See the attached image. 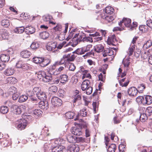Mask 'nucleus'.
I'll list each match as a JSON object with an SVG mask.
<instances>
[{
    "label": "nucleus",
    "instance_id": "6e6552de",
    "mask_svg": "<svg viewBox=\"0 0 152 152\" xmlns=\"http://www.w3.org/2000/svg\"><path fill=\"white\" fill-rule=\"evenodd\" d=\"M67 148L71 152H78L79 151V147L75 145H70L68 146Z\"/></svg>",
    "mask_w": 152,
    "mask_h": 152
},
{
    "label": "nucleus",
    "instance_id": "f8f14e48",
    "mask_svg": "<svg viewBox=\"0 0 152 152\" xmlns=\"http://www.w3.org/2000/svg\"><path fill=\"white\" fill-rule=\"evenodd\" d=\"M138 90L134 87H132L129 88L128 91L129 95L134 96L137 95Z\"/></svg>",
    "mask_w": 152,
    "mask_h": 152
},
{
    "label": "nucleus",
    "instance_id": "13d9d810",
    "mask_svg": "<svg viewBox=\"0 0 152 152\" xmlns=\"http://www.w3.org/2000/svg\"><path fill=\"white\" fill-rule=\"evenodd\" d=\"M125 146L123 144H120L118 146V149L120 152H123L125 150Z\"/></svg>",
    "mask_w": 152,
    "mask_h": 152
},
{
    "label": "nucleus",
    "instance_id": "a211bd4d",
    "mask_svg": "<svg viewBox=\"0 0 152 152\" xmlns=\"http://www.w3.org/2000/svg\"><path fill=\"white\" fill-rule=\"evenodd\" d=\"M31 54V53L27 50H23L20 53L21 56L22 57L25 58L29 57Z\"/></svg>",
    "mask_w": 152,
    "mask_h": 152
},
{
    "label": "nucleus",
    "instance_id": "bb28decb",
    "mask_svg": "<svg viewBox=\"0 0 152 152\" xmlns=\"http://www.w3.org/2000/svg\"><path fill=\"white\" fill-rule=\"evenodd\" d=\"M37 96L41 100H45L47 97L45 93L40 91Z\"/></svg>",
    "mask_w": 152,
    "mask_h": 152
},
{
    "label": "nucleus",
    "instance_id": "f03ea898",
    "mask_svg": "<svg viewBox=\"0 0 152 152\" xmlns=\"http://www.w3.org/2000/svg\"><path fill=\"white\" fill-rule=\"evenodd\" d=\"M7 52L9 53V54L8 55L3 54H2L0 56V58L1 61L3 62H7L10 60V54H12L13 52L12 51H11L10 50H7Z\"/></svg>",
    "mask_w": 152,
    "mask_h": 152
},
{
    "label": "nucleus",
    "instance_id": "4d7b16f0",
    "mask_svg": "<svg viewBox=\"0 0 152 152\" xmlns=\"http://www.w3.org/2000/svg\"><path fill=\"white\" fill-rule=\"evenodd\" d=\"M65 61H66V59H65V58L63 57L60 60L56 62V64L57 65H59L63 64L65 63Z\"/></svg>",
    "mask_w": 152,
    "mask_h": 152
},
{
    "label": "nucleus",
    "instance_id": "423d86ee",
    "mask_svg": "<svg viewBox=\"0 0 152 152\" xmlns=\"http://www.w3.org/2000/svg\"><path fill=\"white\" fill-rule=\"evenodd\" d=\"M54 74V73H52L50 74H46L44 77L43 79H42V82L45 83L51 82L53 79L52 74Z\"/></svg>",
    "mask_w": 152,
    "mask_h": 152
},
{
    "label": "nucleus",
    "instance_id": "9d476101",
    "mask_svg": "<svg viewBox=\"0 0 152 152\" xmlns=\"http://www.w3.org/2000/svg\"><path fill=\"white\" fill-rule=\"evenodd\" d=\"M113 54V51L112 48H105L104 51L103 56L104 57H106L108 56H110Z\"/></svg>",
    "mask_w": 152,
    "mask_h": 152
},
{
    "label": "nucleus",
    "instance_id": "1a4fd4ad",
    "mask_svg": "<svg viewBox=\"0 0 152 152\" xmlns=\"http://www.w3.org/2000/svg\"><path fill=\"white\" fill-rule=\"evenodd\" d=\"M107 41V43L109 45H115V42H117L115 35H113L109 37L108 38Z\"/></svg>",
    "mask_w": 152,
    "mask_h": 152
},
{
    "label": "nucleus",
    "instance_id": "338daca9",
    "mask_svg": "<svg viewBox=\"0 0 152 152\" xmlns=\"http://www.w3.org/2000/svg\"><path fill=\"white\" fill-rule=\"evenodd\" d=\"M146 24L150 28H152V20L149 19L147 20L146 22Z\"/></svg>",
    "mask_w": 152,
    "mask_h": 152
},
{
    "label": "nucleus",
    "instance_id": "393cba45",
    "mask_svg": "<svg viewBox=\"0 0 152 152\" xmlns=\"http://www.w3.org/2000/svg\"><path fill=\"white\" fill-rule=\"evenodd\" d=\"M68 76L66 75H62L60 77V81L62 83H64L67 81Z\"/></svg>",
    "mask_w": 152,
    "mask_h": 152
},
{
    "label": "nucleus",
    "instance_id": "69168bd1",
    "mask_svg": "<svg viewBox=\"0 0 152 152\" xmlns=\"http://www.w3.org/2000/svg\"><path fill=\"white\" fill-rule=\"evenodd\" d=\"M9 91L10 92H11V93H10L11 94H13L17 92V89L14 86H12L10 87V88L9 89Z\"/></svg>",
    "mask_w": 152,
    "mask_h": 152
},
{
    "label": "nucleus",
    "instance_id": "20e7f679",
    "mask_svg": "<svg viewBox=\"0 0 152 152\" xmlns=\"http://www.w3.org/2000/svg\"><path fill=\"white\" fill-rule=\"evenodd\" d=\"M80 122H81L80 124H77V125H78V127L79 128H80L82 130V129H84L85 130L86 129H88L89 128V126L88 123L82 119H80Z\"/></svg>",
    "mask_w": 152,
    "mask_h": 152
},
{
    "label": "nucleus",
    "instance_id": "c756f323",
    "mask_svg": "<svg viewBox=\"0 0 152 152\" xmlns=\"http://www.w3.org/2000/svg\"><path fill=\"white\" fill-rule=\"evenodd\" d=\"M105 12L107 14H112L114 12L113 8L110 6H107L105 8Z\"/></svg>",
    "mask_w": 152,
    "mask_h": 152
},
{
    "label": "nucleus",
    "instance_id": "412c9836",
    "mask_svg": "<svg viewBox=\"0 0 152 152\" xmlns=\"http://www.w3.org/2000/svg\"><path fill=\"white\" fill-rule=\"evenodd\" d=\"M49 36V33L46 31L42 32L39 34V37L43 39H45L48 38Z\"/></svg>",
    "mask_w": 152,
    "mask_h": 152
},
{
    "label": "nucleus",
    "instance_id": "bf43d9fd",
    "mask_svg": "<svg viewBox=\"0 0 152 152\" xmlns=\"http://www.w3.org/2000/svg\"><path fill=\"white\" fill-rule=\"evenodd\" d=\"M105 20L108 22H111L113 21L114 18L112 16H107L105 18Z\"/></svg>",
    "mask_w": 152,
    "mask_h": 152
},
{
    "label": "nucleus",
    "instance_id": "f704fd0d",
    "mask_svg": "<svg viewBox=\"0 0 152 152\" xmlns=\"http://www.w3.org/2000/svg\"><path fill=\"white\" fill-rule=\"evenodd\" d=\"M1 24L2 26L6 28L8 27L10 25L9 20L7 19L3 20L1 22Z\"/></svg>",
    "mask_w": 152,
    "mask_h": 152
},
{
    "label": "nucleus",
    "instance_id": "864d4df0",
    "mask_svg": "<svg viewBox=\"0 0 152 152\" xmlns=\"http://www.w3.org/2000/svg\"><path fill=\"white\" fill-rule=\"evenodd\" d=\"M140 119L142 122H145L148 119V116L147 115H140Z\"/></svg>",
    "mask_w": 152,
    "mask_h": 152
},
{
    "label": "nucleus",
    "instance_id": "39448f33",
    "mask_svg": "<svg viewBox=\"0 0 152 152\" xmlns=\"http://www.w3.org/2000/svg\"><path fill=\"white\" fill-rule=\"evenodd\" d=\"M72 132L73 134L77 136L82 135L83 133L81 129L79 128L78 125L72 128Z\"/></svg>",
    "mask_w": 152,
    "mask_h": 152
},
{
    "label": "nucleus",
    "instance_id": "774afa93",
    "mask_svg": "<svg viewBox=\"0 0 152 152\" xmlns=\"http://www.w3.org/2000/svg\"><path fill=\"white\" fill-rule=\"evenodd\" d=\"M59 152H67V151L64 146L60 145V148Z\"/></svg>",
    "mask_w": 152,
    "mask_h": 152
},
{
    "label": "nucleus",
    "instance_id": "a19ab883",
    "mask_svg": "<svg viewBox=\"0 0 152 152\" xmlns=\"http://www.w3.org/2000/svg\"><path fill=\"white\" fill-rule=\"evenodd\" d=\"M114 122L115 124L119 123L122 120V118L118 115H116L113 118Z\"/></svg>",
    "mask_w": 152,
    "mask_h": 152
},
{
    "label": "nucleus",
    "instance_id": "e2e57ef3",
    "mask_svg": "<svg viewBox=\"0 0 152 152\" xmlns=\"http://www.w3.org/2000/svg\"><path fill=\"white\" fill-rule=\"evenodd\" d=\"M43 110L36 109L33 111V114H42L43 113Z\"/></svg>",
    "mask_w": 152,
    "mask_h": 152
},
{
    "label": "nucleus",
    "instance_id": "c03bdc74",
    "mask_svg": "<svg viewBox=\"0 0 152 152\" xmlns=\"http://www.w3.org/2000/svg\"><path fill=\"white\" fill-rule=\"evenodd\" d=\"M27 96L25 95H23L20 96L18 101L20 102H23L25 101L28 99Z\"/></svg>",
    "mask_w": 152,
    "mask_h": 152
},
{
    "label": "nucleus",
    "instance_id": "f257e3e1",
    "mask_svg": "<svg viewBox=\"0 0 152 152\" xmlns=\"http://www.w3.org/2000/svg\"><path fill=\"white\" fill-rule=\"evenodd\" d=\"M22 117L24 118L20 119L17 126L18 129L20 130L25 129L28 121H31V116L30 115H22Z\"/></svg>",
    "mask_w": 152,
    "mask_h": 152
},
{
    "label": "nucleus",
    "instance_id": "ea45409f",
    "mask_svg": "<svg viewBox=\"0 0 152 152\" xmlns=\"http://www.w3.org/2000/svg\"><path fill=\"white\" fill-rule=\"evenodd\" d=\"M8 108L5 106H3L0 108V112L2 114H6L8 112Z\"/></svg>",
    "mask_w": 152,
    "mask_h": 152
},
{
    "label": "nucleus",
    "instance_id": "a18cd8bd",
    "mask_svg": "<svg viewBox=\"0 0 152 152\" xmlns=\"http://www.w3.org/2000/svg\"><path fill=\"white\" fill-rule=\"evenodd\" d=\"M82 41L84 42H93V38L90 37H86L84 36L82 39Z\"/></svg>",
    "mask_w": 152,
    "mask_h": 152
},
{
    "label": "nucleus",
    "instance_id": "e433bc0d",
    "mask_svg": "<svg viewBox=\"0 0 152 152\" xmlns=\"http://www.w3.org/2000/svg\"><path fill=\"white\" fill-rule=\"evenodd\" d=\"M83 36H85V35H80L79 36L77 37V38L76 39V40L77 41V42H75L73 43V44L72 45V46L73 47H75L78 44L79 42L81 41H82V39L83 38Z\"/></svg>",
    "mask_w": 152,
    "mask_h": 152
},
{
    "label": "nucleus",
    "instance_id": "7c9ffc66",
    "mask_svg": "<svg viewBox=\"0 0 152 152\" xmlns=\"http://www.w3.org/2000/svg\"><path fill=\"white\" fill-rule=\"evenodd\" d=\"M40 107H41L42 108L47 109L48 107V104L47 101H41L39 104Z\"/></svg>",
    "mask_w": 152,
    "mask_h": 152
},
{
    "label": "nucleus",
    "instance_id": "37998d69",
    "mask_svg": "<svg viewBox=\"0 0 152 152\" xmlns=\"http://www.w3.org/2000/svg\"><path fill=\"white\" fill-rule=\"evenodd\" d=\"M8 82L10 83H17V80L16 79L13 77H8L7 79Z\"/></svg>",
    "mask_w": 152,
    "mask_h": 152
},
{
    "label": "nucleus",
    "instance_id": "dca6fc26",
    "mask_svg": "<svg viewBox=\"0 0 152 152\" xmlns=\"http://www.w3.org/2000/svg\"><path fill=\"white\" fill-rule=\"evenodd\" d=\"M35 31V29L31 26L26 27L25 30V32L27 34H32Z\"/></svg>",
    "mask_w": 152,
    "mask_h": 152
},
{
    "label": "nucleus",
    "instance_id": "680f3d73",
    "mask_svg": "<svg viewBox=\"0 0 152 152\" xmlns=\"http://www.w3.org/2000/svg\"><path fill=\"white\" fill-rule=\"evenodd\" d=\"M60 148V145L54 146L52 149V152H59Z\"/></svg>",
    "mask_w": 152,
    "mask_h": 152
},
{
    "label": "nucleus",
    "instance_id": "4c0bfd02",
    "mask_svg": "<svg viewBox=\"0 0 152 152\" xmlns=\"http://www.w3.org/2000/svg\"><path fill=\"white\" fill-rule=\"evenodd\" d=\"M50 62L49 59H42V61L41 62L40 65L42 67H45L48 65Z\"/></svg>",
    "mask_w": 152,
    "mask_h": 152
},
{
    "label": "nucleus",
    "instance_id": "de8ad7c7",
    "mask_svg": "<svg viewBox=\"0 0 152 152\" xmlns=\"http://www.w3.org/2000/svg\"><path fill=\"white\" fill-rule=\"evenodd\" d=\"M40 91V89L39 88L36 87L33 88L32 92L33 94L37 96Z\"/></svg>",
    "mask_w": 152,
    "mask_h": 152
},
{
    "label": "nucleus",
    "instance_id": "0e129e2a",
    "mask_svg": "<svg viewBox=\"0 0 152 152\" xmlns=\"http://www.w3.org/2000/svg\"><path fill=\"white\" fill-rule=\"evenodd\" d=\"M14 114H20L21 113V111L20 108L19 107H17V108L16 107L14 110H13Z\"/></svg>",
    "mask_w": 152,
    "mask_h": 152
},
{
    "label": "nucleus",
    "instance_id": "58836bf2",
    "mask_svg": "<svg viewBox=\"0 0 152 152\" xmlns=\"http://www.w3.org/2000/svg\"><path fill=\"white\" fill-rule=\"evenodd\" d=\"M39 46V42H33L30 46L31 48L33 50L37 49Z\"/></svg>",
    "mask_w": 152,
    "mask_h": 152
},
{
    "label": "nucleus",
    "instance_id": "603ef678",
    "mask_svg": "<svg viewBox=\"0 0 152 152\" xmlns=\"http://www.w3.org/2000/svg\"><path fill=\"white\" fill-rule=\"evenodd\" d=\"M57 90V87L55 86H52L49 88V91L51 92H56Z\"/></svg>",
    "mask_w": 152,
    "mask_h": 152
},
{
    "label": "nucleus",
    "instance_id": "49530a36",
    "mask_svg": "<svg viewBox=\"0 0 152 152\" xmlns=\"http://www.w3.org/2000/svg\"><path fill=\"white\" fill-rule=\"evenodd\" d=\"M144 99V96H140L136 99V102L139 104H143V102Z\"/></svg>",
    "mask_w": 152,
    "mask_h": 152
},
{
    "label": "nucleus",
    "instance_id": "aec40b11",
    "mask_svg": "<svg viewBox=\"0 0 152 152\" xmlns=\"http://www.w3.org/2000/svg\"><path fill=\"white\" fill-rule=\"evenodd\" d=\"M46 73L44 71H40L38 72H36L35 74L37 75V78L39 80H42L43 79L44 76L46 74Z\"/></svg>",
    "mask_w": 152,
    "mask_h": 152
},
{
    "label": "nucleus",
    "instance_id": "6e6d98bb",
    "mask_svg": "<svg viewBox=\"0 0 152 152\" xmlns=\"http://www.w3.org/2000/svg\"><path fill=\"white\" fill-rule=\"evenodd\" d=\"M145 86L144 84H141L139 85L138 86V89L139 92L142 93L144 90L145 88Z\"/></svg>",
    "mask_w": 152,
    "mask_h": 152
},
{
    "label": "nucleus",
    "instance_id": "052dcab7",
    "mask_svg": "<svg viewBox=\"0 0 152 152\" xmlns=\"http://www.w3.org/2000/svg\"><path fill=\"white\" fill-rule=\"evenodd\" d=\"M76 68L75 66L73 63H71L69 64V70L73 71Z\"/></svg>",
    "mask_w": 152,
    "mask_h": 152
},
{
    "label": "nucleus",
    "instance_id": "7ed1b4c3",
    "mask_svg": "<svg viewBox=\"0 0 152 152\" xmlns=\"http://www.w3.org/2000/svg\"><path fill=\"white\" fill-rule=\"evenodd\" d=\"M131 22V20L130 19L127 18H124L122 21H120L118 23V25L120 26L121 27L122 24L124 23V25L126 27L130 28Z\"/></svg>",
    "mask_w": 152,
    "mask_h": 152
},
{
    "label": "nucleus",
    "instance_id": "cd10ccee",
    "mask_svg": "<svg viewBox=\"0 0 152 152\" xmlns=\"http://www.w3.org/2000/svg\"><path fill=\"white\" fill-rule=\"evenodd\" d=\"M116 148L115 145L114 144H112L109 146L107 151V152H115Z\"/></svg>",
    "mask_w": 152,
    "mask_h": 152
},
{
    "label": "nucleus",
    "instance_id": "4468645a",
    "mask_svg": "<svg viewBox=\"0 0 152 152\" xmlns=\"http://www.w3.org/2000/svg\"><path fill=\"white\" fill-rule=\"evenodd\" d=\"M57 46V43L56 42H51L46 46L47 50L49 51H52L54 50Z\"/></svg>",
    "mask_w": 152,
    "mask_h": 152
},
{
    "label": "nucleus",
    "instance_id": "a878e982",
    "mask_svg": "<svg viewBox=\"0 0 152 152\" xmlns=\"http://www.w3.org/2000/svg\"><path fill=\"white\" fill-rule=\"evenodd\" d=\"M24 28L23 26L17 27L14 29V31L15 33L18 34H21L23 33L24 30Z\"/></svg>",
    "mask_w": 152,
    "mask_h": 152
},
{
    "label": "nucleus",
    "instance_id": "2f4dec72",
    "mask_svg": "<svg viewBox=\"0 0 152 152\" xmlns=\"http://www.w3.org/2000/svg\"><path fill=\"white\" fill-rule=\"evenodd\" d=\"M152 45V41L150 40H149L144 43L143 46V49L144 50L150 48L151 46Z\"/></svg>",
    "mask_w": 152,
    "mask_h": 152
},
{
    "label": "nucleus",
    "instance_id": "473e14b6",
    "mask_svg": "<svg viewBox=\"0 0 152 152\" xmlns=\"http://www.w3.org/2000/svg\"><path fill=\"white\" fill-rule=\"evenodd\" d=\"M85 53L83 48H78L73 53H76L78 55H81L84 54Z\"/></svg>",
    "mask_w": 152,
    "mask_h": 152
},
{
    "label": "nucleus",
    "instance_id": "c9c22d12",
    "mask_svg": "<svg viewBox=\"0 0 152 152\" xmlns=\"http://www.w3.org/2000/svg\"><path fill=\"white\" fill-rule=\"evenodd\" d=\"M135 49V45L131 44L130 45V47L129 48L127 52L129 56H131L132 55L133 53V52Z\"/></svg>",
    "mask_w": 152,
    "mask_h": 152
},
{
    "label": "nucleus",
    "instance_id": "ddd939ff",
    "mask_svg": "<svg viewBox=\"0 0 152 152\" xmlns=\"http://www.w3.org/2000/svg\"><path fill=\"white\" fill-rule=\"evenodd\" d=\"M90 84V82L88 80H84L81 84V88L83 91H85L86 89L88 88Z\"/></svg>",
    "mask_w": 152,
    "mask_h": 152
},
{
    "label": "nucleus",
    "instance_id": "79ce46f5",
    "mask_svg": "<svg viewBox=\"0 0 152 152\" xmlns=\"http://www.w3.org/2000/svg\"><path fill=\"white\" fill-rule=\"evenodd\" d=\"M33 61L37 64H40L42 61V58H41L34 57L33 58Z\"/></svg>",
    "mask_w": 152,
    "mask_h": 152
},
{
    "label": "nucleus",
    "instance_id": "09e8293b",
    "mask_svg": "<svg viewBox=\"0 0 152 152\" xmlns=\"http://www.w3.org/2000/svg\"><path fill=\"white\" fill-rule=\"evenodd\" d=\"M75 143H79L80 142L83 143L85 142V138L83 137H76Z\"/></svg>",
    "mask_w": 152,
    "mask_h": 152
},
{
    "label": "nucleus",
    "instance_id": "b1692460",
    "mask_svg": "<svg viewBox=\"0 0 152 152\" xmlns=\"http://www.w3.org/2000/svg\"><path fill=\"white\" fill-rule=\"evenodd\" d=\"M80 115H66V117L69 119H74V121L78 120Z\"/></svg>",
    "mask_w": 152,
    "mask_h": 152
},
{
    "label": "nucleus",
    "instance_id": "c85d7f7f",
    "mask_svg": "<svg viewBox=\"0 0 152 152\" xmlns=\"http://www.w3.org/2000/svg\"><path fill=\"white\" fill-rule=\"evenodd\" d=\"M73 98V102L74 103V105H75V104H74L75 103L77 102H79L81 99V96L77 94H76Z\"/></svg>",
    "mask_w": 152,
    "mask_h": 152
},
{
    "label": "nucleus",
    "instance_id": "5701e85b",
    "mask_svg": "<svg viewBox=\"0 0 152 152\" xmlns=\"http://www.w3.org/2000/svg\"><path fill=\"white\" fill-rule=\"evenodd\" d=\"M76 137L69 135L67 137V141L70 143H75Z\"/></svg>",
    "mask_w": 152,
    "mask_h": 152
},
{
    "label": "nucleus",
    "instance_id": "4be33fe9",
    "mask_svg": "<svg viewBox=\"0 0 152 152\" xmlns=\"http://www.w3.org/2000/svg\"><path fill=\"white\" fill-rule=\"evenodd\" d=\"M1 31V36L0 37V39H5L7 38L6 37L8 35V33L6 30H2Z\"/></svg>",
    "mask_w": 152,
    "mask_h": 152
},
{
    "label": "nucleus",
    "instance_id": "8fccbe9b",
    "mask_svg": "<svg viewBox=\"0 0 152 152\" xmlns=\"http://www.w3.org/2000/svg\"><path fill=\"white\" fill-rule=\"evenodd\" d=\"M62 26L61 25L59 24H58L56 26L54 27L53 29L55 31H60L62 30Z\"/></svg>",
    "mask_w": 152,
    "mask_h": 152
},
{
    "label": "nucleus",
    "instance_id": "3c124183",
    "mask_svg": "<svg viewBox=\"0 0 152 152\" xmlns=\"http://www.w3.org/2000/svg\"><path fill=\"white\" fill-rule=\"evenodd\" d=\"M52 17L50 15H46L43 16V20L45 22L49 21Z\"/></svg>",
    "mask_w": 152,
    "mask_h": 152
},
{
    "label": "nucleus",
    "instance_id": "0eeeda50",
    "mask_svg": "<svg viewBox=\"0 0 152 152\" xmlns=\"http://www.w3.org/2000/svg\"><path fill=\"white\" fill-rule=\"evenodd\" d=\"M144 99L143 102V105H149L152 103V97L151 96H144Z\"/></svg>",
    "mask_w": 152,
    "mask_h": 152
},
{
    "label": "nucleus",
    "instance_id": "72a5a7b5",
    "mask_svg": "<svg viewBox=\"0 0 152 152\" xmlns=\"http://www.w3.org/2000/svg\"><path fill=\"white\" fill-rule=\"evenodd\" d=\"M122 63L124 65V67L126 68V70H128L130 64L129 58H127L123 60Z\"/></svg>",
    "mask_w": 152,
    "mask_h": 152
},
{
    "label": "nucleus",
    "instance_id": "6ab92c4d",
    "mask_svg": "<svg viewBox=\"0 0 152 152\" xmlns=\"http://www.w3.org/2000/svg\"><path fill=\"white\" fill-rule=\"evenodd\" d=\"M0 140L1 145L4 147L8 146L10 144L9 141L6 138L0 139Z\"/></svg>",
    "mask_w": 152,
    "mask_h": 152
},
{
    "label": "nucleus",
    "instance_id": "f3484780",
    "mask_svg": "<svg viewBox=\"0 0 152 152\" xmlns=\"http://www.w3.org/2000/svg\"><path fill=\"white\" fill-rule=\"evenodd\" d=\"M94 48L95 51L98 53L102 52L104 50V47L101 44L96 45Z\"/></svg>",
    "mask_w": 152,
    "mask_h": 152
},
{
    "label": "nucleus",
    "instance_id": "2eb2a0df",
    "mask_svg": "<svg viewBox=\"0 0 152 152\" xmlns=\"http://www.w3.org/2000/svg\"><path fill=\"white\" fill-rule=\"evenodd\" d=\"M14 69L11 67H8L4 71V74L7 76H10L12 75L14 73Z\"/></svg>",
    "mask_w": 152,
    "mask_h": 152
},
{
    "label": "nucleus",
    "instance_id": "9b49d317",
    "mask_svg": "<svg viewBox=\"0 0 152 152\" xmlns=\"http://www.w3.org/2000/svg\"><path fill=\"white\" fill-rule=\"evenodd\" d=\"M89 35L94 37L93 39V42H96L102 39V37H97L99 35V33L98 32H96L94 34H90Z\"/></svg>",
    "mask_w": 152,
    "mask_h": 152
},
{
    "label": "nucleus",
    "instance_id": "5fc2aeb1",
    "mask_svg": "<svg viewBox=\"0 0 152 152\" xmlns=\"http://www.w3.org/2000/svg\"><path fill=\"white\" fill-rule=\"evenodd\" d=\"M92 88L91 86L90 85L88 86V88L86 89V93L88 95H90L92 92Z\"/></svg>",
    "mask_w": 152,
    "mask_h": 152
}]
</instances>
